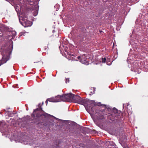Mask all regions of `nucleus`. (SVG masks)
<instances>
[{
	"instance_id": "f257e3e1",
	"label": "nucleus",
	"mask_w": 148,
	"mask_h": 148,
	"mask_svg": "<svg viewBox=\"0 0 148 148\" xmlns=\"http://www.w3.org/2000/svg\"><path fill=\"white\" fill-rule=\"evenodd\" d=\"M42 116H43L46 117L51 116L42 110V108H37L34 110L33 113L31 114V116L34 118L36 116L37 118H39Z\"/></svg>"
},
{
	"instance_id": "f03ea898",
	"label": "nucleus",
	"mask_w": 148,
	"mask_h": 148,
	"mask_svg": "<svg viewBox=\"0 0 148 148\" xmlns=\"http://www.w3.org/2000/svg\"><path fill=\"white\" fill-rule=\"evenodd\" d=\"M63 96H64V98L65 100V101L72 102L73 99H75L74 95L71 93L63 95Z\"/></svg>"
},
{
	"instance_id": "7ed1b4c3",
	"label": "nucleus",
	"mask_w": 148,
	"mask_h": 148,
	"mask_svg": "<svg viewBox=\"0 0 148 148\" xmlns=\"http://www.w3.org/2000/svg\"><path fill=\"white\" fill-rule=\"evenodd\" d=\"M9 59L8 56H3L1 60L0 61V66L4 63H5Z\"/></svg>"
},
{
	"instance_id": "20e7f679",
	"label": "nucleus",
	"mask_w": 148,
	"mask_h": 148,
	"mask_svg": "<svg viewBox=\"0 0 148 148\" xmlns=\"http://www.w3.org/2000/svg\"><path fill=\"white\" fill-rule=\"evenodd\" d=\"M90 104L89 105H88V106L89 107V109L91 110L92 111L94 112V110L93 108L94 106L96 105L95 103V102L94 101H89Z\"/></svg>"
},
{
	"instance_id": "39448f33",
	"label": "nucleus",
	"mask_w": 148,
	"mask_h": 148,
	"mask_svg": "<svg viewBox=\"0 0 148 148\" xmlns=\"http://www.w3.org/2000/svg\"><path fill=\"white\" fill-rule=\"evenodd\" d=\"M74 97H75V99H73V101L75 102L78 103L82 101V99L80 96L78 95H74Z\"/></svg>"
},
{
	"instance_id": "423d86ee",
	"label": "nucleus",
	"mask_w": 148,
	"mask_h": 148,
	"mask_svg": "<svg viewBox=\"0 0 148 148\" xmlns=\"http://www.w3.org/2000/svg\"><path fill=\"white\" fill-rule=\"evenodd\" d=\"M55 98H56V99L59 100V101H58V102L60 101H65V100H64V96L63 95L61 96L58 95L55 97Z\"/></svg>"
},
{
	"instance_id": "0eeeda50",
	"label": "nucleus",
	"mask_w": 148,
	"mask_h": 148,
	"mask_svg": "<svg viewBox=\"0 0 148 148\" xmlns=\"http://www.w3.org/2000/svg\"><path fill=\"white\" fill-rule=\"evenodd\" d=\"M86 58L85 55H84L82 57V60H81V62L84 64H86L88 65V64H87V62H86Z\"/></svg>"
},
{
	"instance_id": "6e6552de",
	"label": "nucleus",
	"mask_w": 148,
	"mask_h": 148,
	"mask_svg": "<svg viewBox=\"0 0 148 148\" xmlns=\"http://www.w3.org/2000/svg\"><path fill=\"white\" fill-rule=\"evenodd\" d=\"M47 100L51 102H58L59 100L56 99V98L55 97H52L51 98H49L47 99Z\"/></svg>"
},
{
	"instance_id": "1a4fd4ad",
	"label": "nucleus",
	"mask_w": 148,
	"mask_h": 148,
	"mask_svg": "<svg viewBox=\"0 0 148 148\" xmlns=\"http://www.w3.org/2000/svg\"><path fill=\"white\" fill-rule=\"evenodd\" d=\"M20 23L24 27H27L28 26H29V25L28 24V22H28V21H25L23 20V21L24 22V23L22 24V23L20 21Z\"/></svg>"
},
{
	"instance_id": "9d476101",
	"label": "nucleus",
	"mask_w": 148,
	"mask_h": 148,
	"mask_svg": "<svg viewBox=\"0 0 148 148\" xmlns=\"http://www.w3.org/2000/svg\"><path fill=\"white\" fill-rule=\"evenodd\" d=\"M6 125V124L5 122L2 121L1 122H0V130H3V128H4V126Z\"/></svg>"
},
{
	"instance_id": "9b49d317",
	"label": "nucleus",
	"mask_w": 148,
	"mask_h": 148,
	"mask_svg": "<svg viewBox=\"0 0 148 148\" xmlns=\"http://www.w3.org/2000/svg\"><path fill=\"white\" fill-rule=\"evenodd\" d=\"M27 140L26 139H24L23 140H19L18 141V142H21L25 145H26L28 144V141H27Z\"/></svg>"
},
{
	"instance_id": "f8f14e48",
	"label": "nucleus",
	"mask_w": 148,
	"mask_h": 148,
	"mask_svg": "<svg viewBox=\"0 0 148 148\" xmlns=\"http://www.w3.org/2000/svg\"><path fill=\"white\" fill-rule=\"evenodd\" d=\"M6 113L9 116H12L14 115L12 111H7Z\"/></svg>"
},
{
	"instance_id": "ddd939ff",
	"label": "nucleus",
	"mask_w": 148,
	"mask_h": 148,
	"mask_svg": "<svg viewBox=\"0 0 148 148\" xmlns=\"http://www.w3.org/2000/svg\"><path fill=\"white\" fill-rule=\"evenodd\" d=\"M97 118L99 120H102L104 118V117L103 115L100 114L97 116Z\"/></svg>"
},
{
	"instance_id": "4468645a",
	"label": "nucleus",
	"mask_w": 148,
	"mask_h": 148,
	"mask_svg": "<svg viewBox=\"0 0 148 148\" xmlns=\"http://www.w3.org/2000/svg\"><path fill=\"white\" fill-rule=\"evenodd\" d=\"M106 60V59L105 58H101V61L102 62L105 63Z\"/></svg>"
},
{
	"instance_id": "2eb2a0df",
	"label": "nucleus",
	"mask_w": 148,
	"mask_h": 148,
	"mask_svg": "<svg viewBox=\"0 0 148 148\" xmlns=\"http://www.w3.org/2000/svg\"><path fill=\"white\" fill-rule=\"evenodd\" d=\"M113 110L114 113H116L117 112V109L115 108H113Z\"/></svg>"
},
{
	"instance_id": "dca6fc26",
	"label": "nucleus",
	"mask_w": 148,
	"mask_h": 148,
	"mask_svg": "<svg viewBox=\"0 0 148 148\" xmlns=\"http://www.w3.org/2000/svg\"><path fill=\"white\" fill-rule=\"evenodd\" d=\"M38 12L35 11L34 12V16H36L38 14Z\"/></svg>"
},
{
	"instance_id": "f3484780",
	"label": "nucleus",
	"mask_w": 148,
	"mask_h": 148,
	"mask_svg": "<svg viewBox=\"0 0 148 148\" xmlns=\"http://www.w3.org/2000/svg\"><path fill=\"white\" fill-rule=\"evenodd\" d=\"M65 82L66 83H67V82H69V78H68V79H65Z\"/></svg>"
},
{
	"instance_id": "a211bd4d",
	"label": "nucleus",
	"mask_w": 148,
	"mask_h": 148,
	"mask_svg": "<svg viewBox=\"0 0 148 148\" xmlns=\"http://www.w3.org/2000/svg\"><path fill=\"white\" fill-rule=\"evenodd\" d=\"M107 110L108 111V112H110V111H111V109L110 108H107Z\"/></svg>"
},
{
	"instance_id": "6ab92c4d",
	"label": "nucleus",
	"mask_w": 148,
	"mask_h": 148,
	"mask_svg": "<svg viewBox=\"0 0 148 148\" xmlns=\"http://www.w3.org/2000/svg\"><path fill=\"white\" fill-rule=\"evenodd\" d=\"M108 114H107V115H108V116H110V115H111L112 116V115H113V114H112L111 113H108Z\"/></svg>"
},
{
	"instance_id": "aec40b11",
	"label": "nucleus",
	"mask_w": 148,
	"mask_h": 148,
	"mask_svg": "<svg viewBox=\"0 0 148 148\" xmlns=\"http://www.w3.org/2000/svg\"><path fill=\"white\" fill-rule=\"evenodd\" d=\"M77 58L79 60L81 58V57L80 56H78L77 57Z\"/></svg>"
},
{
	"instance_id": "412c9836",
	"label": "nucleus",
	"mask_w": 148,
	"mask_h": 148,
	"mask_svg": "<svg viewBox=\"0 0 148 148\" xmlns=\"http://www.w3.org/2000/svg\"><path fill=\"white\" fill-rule=\"evenodd\" d=\"M47 101L48 100H46V101H45V103H46V105H47Z\"/></svg>"
},
{
	"instance_id": "4be33fe9",
	"label": "nucleus",
	"mask_w": 148,
	"mask_h": 148,
	"mask_svg": "<svg viewBox=\"0 0 148 148\" xmlns=\"http://www.w3.org/2000/svg\"><path fill=\"white\" fill-rule=\"evenodd\" d=\"M4 131H3L2 132H4Z\"/></svg>"
},
{
	"instance_id": "5701e85b",
	"label": "nucleus",
	"mask_w": 148,
	"mask_h": 148,
	"mask_svg": "<svg viewBox=\"0 0 148 148\" xmlns=\"http://www.w3.org/2000/svg\"><path fill=\"white\" fill-rule=\"evenodd\" d=\"M124 104H123V107H124Z\"/></svg>"
},
{
	"instance_id": "b1692460",
	"label": "nucleus",
	"mask_w": 148,
	"mask_h": 148,
	"mask_svg": "<svg viewBox=\"0 0 148 148\" xmlns=\"http://www.w3.org/2000/svg\"><path fill=\"white\" fill-rule=\"evenodd\" d=\"M86 108V110H87V109H86V108Z\"/></svg>"
}]
</instances>
